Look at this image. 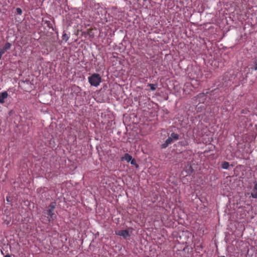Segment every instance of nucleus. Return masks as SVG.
Segmentation results:
<instances>
[{"label": "nucleus", "mask_w": 257, "mask_h": 257, "mask_svg": "<svg viewBox=\"0 0 257 257\" xmlns=\"http://www.w3.org/2000/svg\"><path fill=\"white\" fill-rule=\"evenodd\" d=\"M56 207V203L52 202L43 212L44 216L47 218V220L49 223L53 222L57 218V215L55 213Z\"/></svg>", "instance_id": "f257e3e1"}, {"label": "nucleus", "mask_w": 257, "mask_h": 257, "mask_svg": "<svg viewBox=\"0 0 257 257\" xmlns=\"http://www.w3.org/2000/svg\"><path fill=\"white\" fill-rule=\"evenodd\" d=\"M88 79L90 85L95 87L98 86L101 81V78L99 74L96 73H94L89 76Z\"/></svg>", "instance_id": "f03ea898"}, {"label": "nucleus", "mask_w": 257, "mask_h": 257, "mask_svg": "<svg viewBox=\"0 0 257 257\" xmlns=\"http://www.w3.org/2000/svg\"><path fill=\"white\" fill-rule=\"evenodd\" d=\"M177 139V134L173 133L171 134V137H169L165 141V142L161 145V148H166L170 144H171L173 140Z\"/></svg>", "instance_id": "7ed1b4c3"}, {"label": "nucleus", "mask_w": 257, "mask_h": 257, "mask_svg": "<svg viewBox=\"0 0 257 257\" xmlns=\"http://www.w3.org/2000/svg\"><path fill=\"white\" fill-rule=\"evenodd\" d=\"M188 233L187 231H179L178 232V236L180 238V240L178 239V243L184 244L187 243L188 238L186 237V234Z\"/></svg>", "instance_id": "20e7f679"}, {"label": "nucleus", "mask_w": 257, "mask_h": 257, "mask_svg": "<svg viewBox=\"0 0 257 257\" xmlns=\"http://www.w3.org/2000/svg\"><path fill=\"white\" fill-rule=\"evenodd\" d=\"M189 163V162H188ZM196 169L194 164H192L191 162L188 163L187 165L185 167V171L189 175L193 173Z\"/></svg>", "instance_id": "39448f33"}, {"label": "nucleus", "mask_w": 257, "mask_h": 257, "mask_svg": "<svg viewBox=\"0 0 257 257\" xmlns=\"http://www.w3.org/2000/svg\"><path fill=\"white\" fill-rule=\"evenodd\" d=\"M116 234L118 235L122 236L124 238H126L130 236L129 231L127 229L120 230L116 232Z\"/></svg>", "instance_id": "423d86ee"}, {"label": "nucleus", "mask_w": 257, "mask_h": 257, "mask_svg": "<svg viewBox=\"0 0 257 257\" xmlns=\"http://www.w3.org/2000/svg\"><path fill=\"white\" fill-rule=\"evenodd\" d=\"M206 99V96L204 93H200L196 96V100L199 103H203Z\"/></svg>", "instance_id": "0eeeda50"}, {"label": "nucleus", "mask_w": 257, "mask_h": 257, "mask_svg": "<svg viewBox=\"0 0 257 257\" xmlns=\"http://www.w3.org/2000/svg\"><path fill=\"white\" fill-rule=\"evenodd\" d=\"M8 96L7 91H4L0 93V103L3 104L5 102V99Z\"/></svg>", "instance_id": "6e6552de"}, {"label": "nucleus", "mask_w": 257, "mask_h": 257, "mask_svg": "<svg viewBox=\"0 0 257 257\" xmlns=\"http://www.w3.org/2000/svg\"><path fill=\"white\" fill-rule=\"evenodd\" d=\"M121 161H135L132 157L127 153L125 154L124 156L121 158Z\"/></svg>", "instance_id": "1a4fd4ad"}, {"label": "nucleus", "mask_w": 257, "mask_h": 257, "mask_svg": "<svg viewBox=\"0 0 257 257\" xmlns=\"http://www.w3.org/2000/svg\"><path fill=\"white\" fill-rule=\"evenodd\" d=\"M11 46H12L11 44H10V43H9V42H7V43H6L5 44V45H4V47H3V49H1L0 50H3L4 53H5V51H7V50H9V49L11 48Z\"/></svg>", "instance_id": "9d476101"}, {"label": "nucleus", "mask_w": 257, "mask_h": 257, "mask_svg": "<svg viewBox=\"0 0 257 257\" xmlns=\"http://www.w3.org/2000/svg\"><path fill=\"white\" fill-rule=\"evenodd\" d=\"M62 37L64 41L67 42L69 39V35L64 32Z\"/></svg>", "instance_id": "9b49d317"}, {"label": "nucleus", "mask_w": 257, "mask_h": 257, "mask_svg": "<svg viewBox=\"0 0 257 257\" xmlns=\"http://www.w3.org/2000/svg\"><path fill=\"white\" fill-rule=\"evenodd\" d=\"M229 167V165L228 162H224L222 164V168L224 169H227Z\"/></svg>", "instance_id": "f8f14e48"}, {"label": "nucleus", "mask_w": 257, "mask_h": 257, "mask_svg": "<svg viewBox=\"0 0 257 257\" xmlns=\"http://www.w3.org/2000/svg\"><path fill=\"white\" fill-rule=\"evenodd\" d=\"M251 196L253 198H257V190H252L251 193Z\"/></svg>", "instance_id": "ddd939ff"}, {"label": "nucleus", "mask_w": 257, "mask_h": 257, "mask_svg": "<svg viewBox=\"0 0 257 257\" xmlns=\"http://www.w3.org/2000/svg\"><path fill=\"white\" fill-rule=\"evenodd\" d=\"M148 86L150 87V89L152 91H154L156 89V85L154 84H149Z\"/></svg>", "instance_id": "4468645a"}, {"label": "nucleus", "mask_w": 257, "mask_h": 257, "mask_svg": "<svg viewBox=\"0 0 257 257\" xmlns=\"http://www.w3.org/2000/svg\"><path fill=\"white\" fill-rule=\"evenodd\" d=\"M186 249H188V248L187 245H185V246H184V247L182 249V248L179 249L178 248V251H179L180 252L179 253H181V252H183V251H185Z\"/></svg>", "instance_id": "2eb2a0df"}, {"label": "nucleus", "mask_w": 257, "mask_h": 257, "mask_svg": "<svg viewBox=\"0 0 257 257\" xmlns=\"http://www.w3.org/2000/svg\"><path fill=\"white\" fill-rule=\"evenodd\" d=\"M254 70H257V60H255L253 61V67H252Z\"/></svg>", "instance_id": "dca6fc26"}, {"label": "nucleus", "mask_w": 257, "mask_h": 257, "mask_svg": "<svg viewBox=\"0 0 257 257\" xmlns=\"http://www.w3.org/2000/svg\"><path fill=\"white\" fill-rule=\"evenodd\" d=\"M16 12H17V14L19 15H21L22 14V10L20 8H17L16 9Z\"/></svg>", "instance_id": "f3484780"}, {"label": "nucleus", "mask_w": 257, "mask_h": 257, "mask_svg": "<svg viewBox=\"0 0 257 257\" xmlns=\"http://www.w3.org/2000/svg\"><path fill=\"white\" fill-rule=\"evenodd\" d=\"M196 109H197V111H200V109H205V108H204V106L203 105L199 106L197 105L196 106Z\"/></svg>", "instance_id": "a211bd4d"}, {"label": "nucleus", "mask_w": 257, "mask_h": 257, "mask_svg": "<svg viewBox=\"0 0 257 257\" xmlns=\"http://www.w3.org/2000/svg\"><path fill=\"white\" fill-rule=\"evenodd\" d=\"M132 165L136 166L137 168L139 167V165L137 164V162H130Z\"/></svg>", "instance_id": "6ab92c4d"}, {"label": "nucleus", "mask_w": 257, "mask_h": 257, "mask_svg": "<svg viewBox=\"0 0 257 257\" xmlns=\"http://www.w3.org/2000/svg\"><path fill=\"white\" fill-rule=\"evenodd\" d=\"M252 190H257V183L254 182V186Z\"/></svg>", "instance_id": "aec40b11"}, {"label": "nucleus", "mask_w": 257, "mask_h": 257, "mask_svg": "<svg viewBox=\"0 0 257 257\" xmlns=\"http://www.w3.org/2000/svg\"><path fill=\"white\" fill-rule=\"evenodd\" d=\"M5 257H12L11 255L9 254H8L5 256Z\"/></svg>", "instance_id": "412c9836"}, {"label": "nucleus", "mask_w": 257, "mask_h": 257, "mask_svg": "<svg viewBox=\"0 0 257 257\" xmlns=\"http://www.w3.org/2000/svg\"><path fill=\"white\" fill-rule=\"evenodd\" d=\"M180 144L181 145H182V144L180 142H179V143H178V146L179 145H180Z\"/></svg>", "instance_id": "4be33fe9"}, {"label": "nucleus", "mask_w": 257, "mask_h": 257, "mask_svg": "<svg viewBox=\"0 0 257 257\" xmlns=\"http://www.w3.org/2000/svg\"><path fill=\"white\" fill-rule=\"evenodd\" d=\"M49 23H50V22H49ZM48 26L49 28H50V24H49L48 25Z\"/></svg>", "instance_id": "5701e85b"}, {"label": "nucleus", "mask_w": 257, "mask_h": 257, "mask_svg": "<svg viewBox=\"0 0 257 257\" xmlns=\"http://www.w3.org/2000/svg\"><path fill=\"white\" fill-rule=\"evenodd\" d=\"M231 167H233L234 165L233 164H231Z\"/></svg>", "instance_id": "b1692460"}, {"label": "nucleus", "mask_w": 257, "mask_h": 257, "mask_svg": "<svg viewBox=\"0 0 257 257\" xmlns=\"http://www.w3.org/2000/svg\"><path fill=\"white\" fill-rule=\"evenodd\" d=\"M178 223H182V222H180L179 220H178Z\"/></svg>", "instance_id": "393cba45"}, {"label": "nucleus", "mask_w": 257, "mask_h": 257, "mask_svg": "<svg viewBox=\"0 0 257 257\" xmlns=\"http://www.w3.org/2000/svg\"><path fill=\"white\" fill-rule=\"evenodd\" d=\"M7 200L8 201H9V199L8 197H7Z\"/></svg>", "instance_id": "a878e982"}, {"label": "nucleus", "mask_w": 257, "mask_h": 257, "mask_svg": "<svg viewBox=\"0 0 257 257\" xmlns=\"http://www.w3.org/2000/svg\"><path fill=\"white\" fill-rule=\"evenodd\" d=\"M221 257H225L224 256H221Z\"/></svg>", "instance_id": "bb28decb"}]
</instances>
